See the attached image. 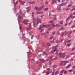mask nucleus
<instances>
[{
	"mask_svg": "<svg viewBox=\"0 0 75 75\" xmlns=\"http://www.w3.org/2000/svg\"><path fill=\"white\" fill-rule=\"evenodd\" d=\"M45 33H42L41 34L42 35H45Z\"/></svg>",
	"mask_w": 75,
	"mask_h": 75,
	"instance_id": "nucleus-59",
	"label": "nucleus"
},
{
	"mask_svg": "<svg viewBox=\"0 0 75 75\" xmlns=\"http://www.w3.org/2000/svg\"><path fill=\"white\" fill-rule=\"evenodd\" d=\"M54 22V21H49L50 23H52Z\"/></svg>",
	"mask_w": 75,
	"mask_h": 75,
	"instance_id": "nucleus-32",
	"label": "nucleus"
},
{
	"mask_svg": "<svg viewBox=\"0 0 75 75\" xmlns=\"http://www.w3.org/2000/svg\"><path fill=\"white\" fill-rule=\"evenodd\" d=\"M73 71V69H71V70H69V72H71V71Z\"/></svg>",
	"mask_w": 75,
	"mask_h": 75,
	"instance_id": "nucleus-47",
	"label": "nucleus"
},
{
	"mask_svg": "<svg viewBox=\"0 0 75 75\" xmlns=\"http://www.w3.org/2000/svg\"><path fill=\"white\" fill-rule=\"evenodd\" d=\"M72 31H71V30L69 32L70 34H71L72 33Z\"/></svg>",
	"mask_w": 75,
	"mask_h": 75,
	"instance_id": "nucleus-46",
	"label": "nucleus"
},
{
	"mask_svg": "<svg viewBox=\"0 0 75 75\" xmlns=\"http://www.w3.org/2000/svg\"><path fill=\"white\" fill-rule=\"evenodd\" d=\"M60 63L59 64L60 65L62 66V65H66L67 63H69V62L68 61H60Z\"/></svg>",
	"mask_w": 75,
	"mask_h": 75,
	"instance_id": "nucleus-2",
	"label": "nucleus"
},
{
	"mask_svg": "<svg viewBox=\"0 0 75 75\" xmlns=\"http://www.w3.org/2000/svg\"><path fill=\"white\" fill-rule=\"evenodd\" d=\"M57 3V0H53L52 1V4H54V3Z\"/></svg>",
	"mask_w": 75,
	"mask_h": 75,
	"instance_id": "nucleus-8",
	"label": "nucleus"
},
{
	"mask_svg": "<svg viewBox=\"0 0 75 75\" xmlns=\"http://www.w3.org/2000/svg\"><path fill=\"white\" fill-rule=\"evenodd\" d=\"M69 55H67L66 56V58H69Z\"/></svg>",
	"mask_w": 75,
	"mask_h": 75,
	"instance_id": "nucleus-43",
	"label": "nucleus"
},
{
	"mask_svg": "<svg viewBox=\"0 0 75 75\" xmlns=\"http://www.w3.org/2000/svg\"><path fill=\"white\" fill-rule=\"evenodd\" d=\"M67 4H65V3H62V4L60 5V6H64V5H66Z\"/></svg>",
	"mask_w": 75,
	"mask_h": 75,
	"instance_id": "nucleus-15",
	"label": "nucleus"
},
{
	"mask_svg": "<svg viewBox=\"0 0 75 75\" xmlns=\"http://www.w3.org/2000/svg\"><path fill=\"white\" fill-rule=\"evenodd\" d=\"M49 49H47L45 50V51L46 52H49Z\"/></svg>",
	"mask_w": 75,
	"mask_h": 75,
	"instance_id": "nucleus-25",
	"label": "nucleus"
},
{
	"mask_svg": "<svg viewBox=\"0 0 75 75\" xmlns=\"http://www.w3.org/2000/svg\"><path fill=\"white\" fill-rule=\"evenodd\" d=\"M70 55H74V53H72L70 54Z\"/></svg>",
	"mask_w": 75,
	"mask_h": 75,
	"instance_id": "nucleus-53",
	"label": "nucleus"
},
{
	"mask_svg": "<svg viewBox=\"0 0 75 75\" xmlns=\"http://www.w3.org/2000/svg\"><path fill=\"white\" fill-rule=\"evenodd\" d=\"M55 27H61V25L57 24L55 25Z\"/></svg>",
	"mask_w": 75,
	"mask_h": 75,
	"instance_id": "nucleus-16",
	"label": "nucleus"
},
{
	"mask_svg": "<svg viewBox=\"0 0 75 75\" xmlns=\"http://www.w3.org/2000/svg\"><path fill=\"white\" fill-rule=\"evenodd\" d=\"M63 26H62L61 28H60V30H64V28Z\"/></svg>",
	"mask_w": 75,
	"mask_h": 75,
	"instance_id": "nucleus-18",
	"label": "nucleus"
},
{
	"mask_svg": "<svg viewBox=\"0 0 75 75\" xmlns=\"http://www.w3.org/2000/svg\"><path fill=\"white\" fill-rule=\"evenodd\" d=\"M56 43H57V44H58V40H56Z\"/></svg>",
	"mask_w": 75,
	"mask_h": 75,
	"instance_id": "nucleus-56",
	"label": "nucleus"
},
{
	"mask_svg": "<svg viewBox=\"0 0 75 75\" xmlns=\"http://www.w3.org/2000/svg\"><path fill=\"white\" fill-rule=\"evenodd\" d=\"M69 18H70V17H68V18H67V19L66 20V21H67V20H69Z\"/></svg>",
	"mask_w": 75,
	"mask_h": 75,
	"instance_id": "nucleus-38",
	"label": "nucleus"
},
{
	"mask_svg": "<svg viewBox=\"0 0 75 75\" xmlns=\"http://www.w3.org/2000/svg\"><path fill=\"white\" fill-rule=\"evenodd\" d=\"M45 10H48V8H45Z\"/></svg>",
	"mask_w": 75,
	"mask_h": 75,
	"instance_id": "nucleus-64",
	"label": "nucleus"
},
{
	"mask_svg": "<svg viewBox=\"0 0 75 75\" xmlns=\"http://www.w3.org/2000/svg\"><path fill=\"white\" fill-rule=\"evenodd\" d=\"M64 71V70H61L60 71V73H62Z\"/></svg>",
	"mask_w": 75,
	"mask_h": 75,
	"instance_id": "nucleus-33",
	"label": "nucleus"
},
{
	"mask_svg": "<svg viewBox=\"0 0 75 75\" xmlns=\"http://www.w3.org/2000/svg\"><path fill=\"white\" fill-rule=\"evenodd\" d=\"M68 32L65 31V33H63L62 35H61V36H63L66 35V34H68Z\"/></svg>",
	"mask_w": 75,
	"mask_h": 75,
	"instance_id": "nucleus-7",
	"label": "nucleus"
},
{
	"mask_svg": "<svg viewBox=\"0 0 75 75\" xmlns=\"http://www.w3.org/2000/svg\"><path fill=\"white\" fill-rule=\"evenodd\" d=\"M67 23H66L65 24V26H67Z\"/></svg>",
	"mask_w": 75,
	"mask_h": 75,
	"instance_id": "nucleus-62",
	"label": "nucleus"
},
{
	"mask_svg": "<svg viewBox=\"0 0 75 75\" xmlns=\"http://www.w3.org/2000/svg\"><path fill=\"white\" fill-rule=\"evenodd\" d=\"M28 21V20H26L25 21H23V23L25 24V25H28V23H27V21Z\"/></svg>",
	"mask_w": 75,
	"mask_h": 75,
	"instance_id": "nucleus-5",
	"label": "nucleus"
},
{
	"mask_svg": "<svg viewBox=\"0 0 75 75\" xmlns=\"http://www.w3.org/2000/svg\"><path fill=\"white\" fill-rule=\"evenodd\" d=\"M72 21L71 20L70 22V23H69V26H70V25H71V22H72Z\"/></svg>",
	"mask_w": 75,
	"mask_h": 75,
	"instance_id": "nucleus-36",
	"label": "nucleus"
},
{
	"mask_svg": "<svg viewBox=\"0 0 75 75\" xmlns=\"http://www.w3.org/2000/svg\"><path fill=\"white\" fill-rule=\"evenodd\" d=\"M29 3H30V4H33V2H30Z\"/></svg>",
	"mask_w": 75,
	"mask_h": 75,
	"instance_id": "nucleus-60",
	"label": "nucleus"
},
{
	"mask_svg": "<svg viewBox=\"0 0 75 75\" xmlns=\"http://www.w3.org/2000/svg\"><path fill=\"white\" fill-rule=\"evenodd\" d=\"M29 26L30 28H31V23H29Z\"/></svg>",
	"mask_w": 75,
	"mask_h": 75,
	"instance_id": "nucleus-37",
	"label": "nucleus"
},
{
	"mask_svg": "<svg viewBox=\"0 0 75 75\" xmlns=\"http://www.w3.org/2000/svg\"><path fill=\"white\" fill-rule=\"evenodd\" d=\"M40 8H41V9H43V8H44V6H41L40 7Z\"/></svg>",
	"mask_w": 75,
	"mask_h": 75,
	"instance_id": "nucleus-21",
	"label": "nucleus"
},
{
	"mask_svg": "<svg viewBox=\"0 0 75 75\" xmlns=\"http://www.w3.org/2000/svg\"><path fill=\"white\" fill-rule=\"evenodd\" d=\"M50 74V72L49 71H47L46 73V74L47 75H48V74Z\"/></svg>",
	"mask_w": 75,
	"mask_h": 75,
	"instance_id": "nucleus-35",
	"label": "nucleus"
},
{
	"mask_svg": "<svg viewBox=\"0 0 75 75\" xmlns=\"http://www.w3.org/2000/svg\"><path fill=\"white\" fill-rule=\"evenodd\" d=\"M27 30H31V28H27Z\"/></svg>",
	"mask_w": 75,
	"mask_h": 75,
	"instance_id": "nucleus-29",
	"label": "nucleus"
},
{
	"mask_svg": "<svg viewBox=\"0 0 75 75\" xmlns=\"http://www.w3.org/2000/svg\"><path fill=\"white\" fill-rule=\"evenodd\" d=\"M51 26V25L50 24H48L46 25L45 28H48V27H50Z\"/></svg>",
	"mask_w": 75,
	"mask_h": 75,
	"instance_id": "nucleus-13",
	"label": "nucleus"
},
{
	"mask_svg": "<svg viewBox=\"0 0 75 75\" xmlns=\"http://www.w3.org/2000/svg\"><path fill=\"white\" fill-rule=\"evenodd\" d=\"M58 59V57H55V58L53 59V60H57V59Z\"/></svg>",
	"mask_w": 75,
	"mask_h": 75,
	"instance_id": "nucleus-23",
	"label": "nucleus"
},
{
	"mask_svg": "<svg viewBox=\"0 0 75 75\" xmlns=\"http://www.w3.org/2000/svg\"><path fill=\"white\" fill-rule=\"evenodd\" d=\"M42 28V26L40 25V27L39 30H40V29H41Z\"/></svg>",
	"mask_w": 75,
	"mask_h": 75,
	"instance_id": "nucleus-50",
	"label": "nucleus"
},
{
	"mask_svg": "<svg viewBox=\"0 0 75 75\" xmlns=\"http://www.w3.org/2000/svg\"><path fill=\"white\" fill-rule=\"evenodd\" d=\"M69 16H70V17H71V18H75V16H73L71 14Z\"/></svg>",
	"mask_w": 75,
	"mask_h": 75,
	"instance_id": "nucleus-10",
	"label": "nucleus"
},
{
	"mask_svg": "<svg viewBox=\"0 0 75 75\" xmlns=\"http://www.w3.org/2000/svg\"><path fill=\"white\" fill-rule=\"evenodd\" d=\"M53 28H52V27H51L50 28H48V30H52V29Z\"/></svg>",
	"mask_w": 75,
	"mask_h": 75,
	"instance_id": "nucleus-20",
	"label": "nucleus"
},
{
	"mask_svg": "<svg viewBox=\"0 0 75 75\" xmlns=\"http://www.w3.org/2000/svg\"><path fill=\"white\" fill-rule=\"evenodd\" d=\"M59 55H60L59 56L60 58H64L65 57V54L64 53L60 52Z\"/></svg>",
	"mask_w": 75,
	"mask_h": 75,
	"instance_id": "nucleus-3",
	"label": "nucleus"
},
{
	"mask_svg": "<svg viewBox=\"0 0 75 75\" xmlns=\"http://www.w3.org/2000/svg\"><path fill=\"white\" fill-rule=\"evenodd\" d=\"M71 66V64H70L69 65H68L66 67V68H69Z\"/></svg>",
	"mask_w": 75,
	"mask_h": 75,
	"instance_id": "nucleus-11",
	"label": "nucleus"
},
{
	"mask_svg": "<svg viewBox=\"0 0 75 75\" xmlns=\"http://www.w3.org/2000/svg\"><path fill=\"white\" fill-rule=\"evenodd\" d=\"M47 45H48V46H51V45L49 43H47Z\"/></svg>",
	"mask_w": 75,
	"mask_h": 75,
	"instance_id": "nucleus-48",
	"label": "nucleus"
},
{
	"mask_svg": "<svg viewBox=\"0 0 75 75\" xmlns=\"http://www.w3.org/2000/svg\"><path fill=\"white\" fill-rule=\"evenodd\" d=\"M18 4V2L16 1V3H15V4Z\"/></svg>",
	"mask_w": 75,
	"mask_h": 75,
	"instance_id": "nucleus-52",
	"label": "nucleus"
},
{
	"mask_svg": "<svg viewBox=\"0 0 75 75\" xmlns=\"http://www.w3.org/2000/svg\"><path fill=\"white\" fill-rule=\"evenodd\" d=\"M72 28H74L75 27V25H73L71 26Z\"/></svg>",
	"mask_w": 75,
	"mask_h": 75,
	"instance_id": "nucleus-58",
	"label": "nucleus"
},
{
	"mask_svg": "<svg viewBox=\"0 0 75 75\" xmlns=\"http://www.w3.org/2000/svg\"><path fill=\"white\" fill-rule=\"evenodd\" d=\"M72 5L71 4H69L68 5V7H71Z\"/></svg>",
	"mask_w": 75,
	"mask_h": 75,
	"instance_id": "nucleus-39",
	"label": "nucleus"
},
{
	"mask_svg": "<svg viewBox=\"0 0 75 75\" xmlns=\"http://www.w3.org/2000/svg\"><path fill=\"white\" fill-rule=\"evenodd\" d=\"M52 56H51L50 57H49L48 59H46V61H48L49 60H50V61H51L52 60V59H51L52 58Z\"/></svg>",
	"mask_w": 75,
	"mask_h": 75,
	"instance_id": "nucleus-6",
	"label": "nucleus"
},
{
	"mask_svg": "<svg viewBox=\"0 0 75 75\" xmlns=\"http://www.w3.org/2000/svg\"><path fill=\"white\" fill-rule=\"evenodd\" d=\"M18 18H20V19H21V18H22V17L20 15L18 16Z\"/></svg>",
	"mask_w": 75,
	"mask_h": 75,
	"instance_id": "nucleus-30",
	"label": "nucleus"
},
{
	"mask_svg": "<svg viewBox=\"0 0 75 75\" xmlns=\"http://www.w3.org/2000/svg\"><path fill=\"white\" fill-rule=\"evenodd\" d=\"M57 35H59V34H60V33L59 31H58L57 32Z\"/></svg>",
	"mask_w": 75,
	"mask_h": 75,
	"instance_id": "nucleus-28",
	"label": "nucleus"
},
{
	"mask_svg": "<svg viewBox=\"0 0 75 75\" xmlns=\"http://www.w3.org/2000/svg\"><path fill=\"white\" fill-rule=\"evenodd\" d=\"M57 74H59V71H57L55 73V75H57Z\"/></svg>",
	"mask_w": 75,
	"mask_h": 75,
	"instance_id": "nucleus-19",
	"label": "nucleus"
},
{
	"mask_svg": "<svg viewBox=\"0 0 75 75\" xmlns=\"http://www.w3.org/2000/svg\"><path fill=\"white\" fill-rule=\"evenodd\" d=\"M52 75H54V72H52Z\"/></svg>",
	"mask_w": 75,
	"mask_h": 75,
	"instance_id": "nucleus-61",
	"label": "nucleus"
},
{
	"mask_svg": "<svg viewBox=\"0 0 75 75\" xmlns=\"http://www.w3.org/2000/svg\"><path fill=\"white\" fill-rule=\"evenodd\" d=\"M57 47H58V45H57L54 47H53L52 48L54 50V52L52 51H51V53H52V54H53L54 52L56 51H57Z\"/></svg>",
	"mask_w": 75,
	"mask_h": 75,
	"instance_id": "nucleus-4",
	"label": "nucleus"
},
{
	"mask_svg": "<svg viewBox=\"0 0 75 75\" xmlns=\"http://www.w3.org/2000/svg\"><path fill=\"white\" fill-rule=\"evenodd\" d=\"M52 35H55V32L54 31L52 33Z\"/></svg>",
	"mask_w": 75,
	"mask_h": 75,
	"instance_id": "nucleus-31",
	"label": "nucleus"
},
{
	"mask_svg": "<svg viewBox=\"0 0 75 75\" xmlns=\"http://www.w3.org/2000/svg\"><path fill=\"white\" fill-rule=\"evenodd\" d=\"M60 24H62L63 25V22H62V21H61L60 22Z\"/></svg>",
	"mask_w": 75,
	"mask_h": 75,
	"instance_id": "nucleus-27",
	"label": "nucleus"
},
{
	"mask_svg": "<svg viewBox=\"0 0 75 75\" xmlns=\"http://www.w3.org/2000/svg\"><path fill=\"white\" fill-rule=\"evenodd\" d=\"M68 39H67V41L68 42H70L71 41V40H68Z\"/></svg>",
	"mask_w": 75,
	"mask_h": 75,
	"instance_id": "nucleus-24",
	"label": "nucleus"
},
{
	"mask_svg": "<svg viewBox=\"0 0 75 75\" xmlns=\"http://www.w3.org/2000/svg\"><path fill=\"white\" fill-rule=\"evenodd\" d=\"M32 17H34V12L32 13Z\"/></svg>",
	"mask_w": 75,
	"mask_h": 75,
	"instance_id": "nucleus-55",
	"label": "nucleus"
},
{
	"mask_svg": "<svg viewBox=\"0 0 75 75\" xmlns=\"http://www.w3.org/2000/svg\"><path fill=\"white\" fill-rule=\"evenodd\" d=\"M39 60H40V61H41L42 62H45V61L44 60V59H39Z\"/></svg>",
	"mask_w": 75,
	"mask_h": 75,
	"instance_id": "nucleus-9",
	"label": "nucleus"
},
{
	"mask_svg": "<svg viewBox=\"0 0 75 75\" xmlns=\"http://www.w3.org/2000/svg\"><path fill=\"white\" fill-rule=\"evenodd\" d=\"M64 74H67V71H64Z\"/></svg>",
	"mask_w": 75,
	"mask_h": 75,
	"instance_id": "nucleus-42",
	"label": "nucleus"
},
{
	"mask_svg": "<svg viewBox=\"0 0 75 75\" xmlns=\"http://www.w3.org/2000/svg\"><path fill=\"white\" fill-rule=\"evenodd\" d=\"M34 9L35 10H38V7H35Z\"/></svg>",
	"mask_w": 75,
	"mask_h": 75,
	"instance_id": "nucleus-34",
	"label": "nucleus"
},
{
	"mask_svg": "<svg viewBox=\"0 0 75 75\" xmlns=\"http://www.w3.org/2000/svg\"><path fill=\"white\" fill-rule=\"evenodd\" d=\"M51 25H52V27L54 28L55 27V25L53 23H51Z\"/></svg>",
	"mask_w": 75,
	"mask_h": 75,
	"instance_id": "nucleus-17",
	"label": "nucleus"
},
{
	"mask_svg": "<svg viewBox=\"0 0 75 75\" xmlns=\"http://www.w3.org/2000/svg\"><path fill=\"white\" fill-rule=\"evenodd\" d=\"M30 36H31V39H33V37H34V35H30Z\"/></svg>",
	"mask_w": 75,
	"mask_h": 75,
	"instance_id": "nucleus-22",
	"label": "nucleus"
},
{
	"mask_svg": "<svg viewBox=\"0 0 75 75\" xmlns=\"http://www.w3.org/2000/svg\"><path fill=\"white\" fill-rule=\"evenodd\" d=\"M27 9H28V10L29 9H30V7H27Z\"/></svg>",
	"mask_w": 75,
	"mask_h": 75,
	"instance_id": "nucleus-51",
	"label": "nucleus"
},
{
	"mask_svg": "<svg viewBox=\"0 0 75 75\" xmlns=\"http://www.w3.org/2000/svg\"><path fill=\"white\" fill-rule=\"evenodd\" d=\"M57 9V10H61V8L60 7H58Z\"/></svg>",
	"mask_w": 75,
	"mask_h": 75,
	"instance_id": "nucleus-44",
	"label": "nucleus"
},
{
	"mask_svg": "<svg viewBox=\"0 0 75 75\" xmlns=\"http://www.w3.org/2000/svg\"><path fill=\"white\" fill-rule=\"evenodd\" d=\"M37 20V24H38V22H39L40 23H41V20H39L38 18H36V19L35 18H33V27H35V23H36V21Z\"/></svg>",
	"mask_w": 75,
	"mask_h": 75,
	"instance_id": "nucleus-1",
	"label": "nucleus"
},
{
	"mask_svg": "<svg viewBox=\"0 0 75 75\" xmlns=\"http://www.w3.org/2000/svg\"><path fill=\"white\" fill-rule=\"evenodd\" d=\"M54 38V37L52 36L50 38V40H51L52 39Z\"/></svg>",
	"mask_w": 75,
	"mask_h": 75,
	"instance_id": "nucleus-40",
	"label": "nucleus"
},
{
	"mask_svg": "<svg viewBox=\"0 0 75 75\" xmlns=\"http://www.w3.org/2000/svg\"><path fill=\"white\" fill-rule=\"evenodd\" d=\"M53 17L54 18V20H57V18H56V16L55 15H54L53 16Z\"/></svg>",
	"mask_w": 75,
	"mask_h": 75,
	"instance_id": "nucleus-12",
	"label": "nucleus"
},
{
	"mask_svg": "<svg viewBox=\"0 0 75 75\" xmlns=\"http://www.w3.org/2000/svg\"><path fill=\"white\" fill-rule=\"evenodd\" d=\"M46 26V25H43L42 26V27H43V28L45 27V28Z\"/></svg>",
	"mask_w": 75,
	"mask_h": 75,
	"instance_id": "nucleus-57",
	"label": "nucleus"
},
{
	"mask_svg": "<svg viewBox=\"0 0 75 75\" xmlns=\"http://www.w3.org/2000/svg\"><path fill=\"white\" fill-rule=\"evenodd\" d=\"M21 4H24V3H23V1H22L21 2Z\"/></svg>",
	"mask_w": 75,
	"mask_h": 75,
	"instance_id": "nucleus-45",
	"label": "nucleus"
},
{
	"mask_svg": "<svg viewBox=\"0 0 75 75\" xmlns=\"http://www.w3.org/2000/svg\"><path fill=\"white\" fill-rule=\"evenodd\" d=\"M43 53L45 55H47V54L46 52H43Z\"/></svg>",
	"mask_w": 75,
	"mask_h": 75,
	"instance_id": "nucleus-26",
	"label": "nucleus"
},
{
	"mask_svg": "<svg viewBox=\"0 0 75 75\" xmlns=\"http://www.w3.org/2000/svg\"><path fill=\"white\" fill-rule=\"evenodd\" d=\"M72 68L75 69V66L72 67Z\"/></svg>",
	"mask_w": 75,
	"mask_h": 75,
	"instance_id": "nucleus-63",
	"label": "nucleus"
},
{
	"mask_svg": "<svg viewBox=\"0 0 75 75\" xmlns=\"http://www.w3.org/2000/svg\"><path fill=\"white\" fill-rule=\"evenodd\" d=\"M37 14H43V12H39L38 11H37Z\"/></svg>",
	"mask_w": 75,
	"mask_h": 75,
	"instance_id": "nucleus-14",
	"label": "nucleus"
},
{
	"mask_svg": "<svg viewBox=\"0 0 75 75\" xmlns=\"http://www.w3.org/2000/svg\"><path fill=\"white\" fill-rule=\"evenodd\" d=\"M74 50H75V47H74L72 49V51H74Z\"/></svg>",
	"mask_w": 75,
	"mask_h": 75,
	"instance_id": "nucleus-49",
	"label": "nucleus"
},
{
	"mask_svg": "<svg viewBox=\"0 0 75 75\" xmlns=\"http://www.w3.org/2000/svg\"><path fill=\"white\" fill-rule=\"evenodd\" d=\"M67 46H68V47H69V46H70V45H71V44H67Z\"/></svg>",
	"mask_w": 75,
	"mask_h": 75,
	"instance_id": "nucleus-41",
	"label": "nucleus"
},
{
	"mask_svg": "<svg viewBox=\"0 0 75 75\" xmlns=\"http://www.w3.org/2000/svg\"><path fill=\"white\" fill-rule=\"evenodd\" d=\"M13 4L15 7H16V4H15V3H13Z\"/></svg>",
	"mask_w": 75,
	"mask_h": 75,
	"instance_id": "nucleus-54",
	"label": "nucleus"
}]
</instances>
